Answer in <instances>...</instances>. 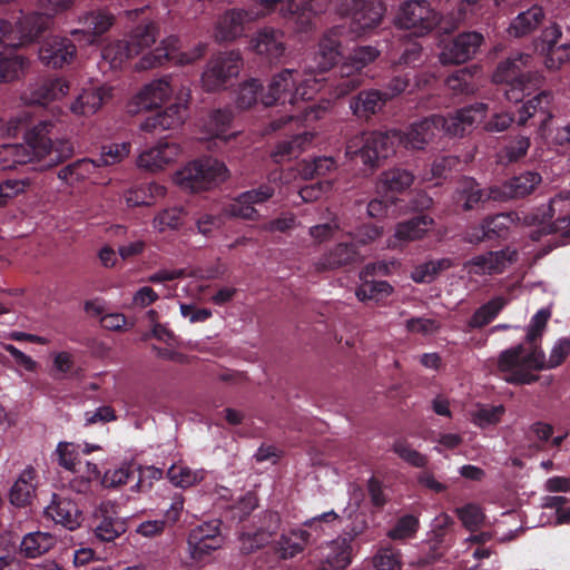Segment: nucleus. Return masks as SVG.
Instances as JSON below:
<instances>
[{
	"label": "nucleus",
	"mask_w": 570,
	"mask_h": 570,
	"mask_svg": "<svg viewBox=\"0 0 570 570\" xmlns=\"http://www.w3.org/2000/svg\"><path fill=\"white\" fill-rule=\"evenodd\" d=\"M114 16L105 10L91 11L83 18L85 31L88 33V41L95 42L114 23Z\"/></svg>",
	"instance_id": "obj_52"
},
{
	"label": "nucleus",
	"mask_w": 570,
	"mask_h": 570,
	"mask_svg": "<svg viewBox=\"0 0 570 570\" xmlns=\"http://www.w3.org/2000/svg\"><path fill=\"white\" fill-rule=\"evenodd\" d=\"M553 95L551 91L543 90L533 98L529 99L519 110L518 125L524 126L530 118L540 116L539 122L546 126L553 118L552 109Z\"/></svg>",
	"instance_id": "obj_33"
},
{
	"label": "nucleus",
	"mask_w": 570,
	"mask_h": 570,
	"mask_svg": "<svg viewBox=\"0 0 570 570\" xmlns=\"http://www.w3.org/2000/svg\"><path fill=\"white\" fill-rule=\"evenodd\" d=\"M250 46L257 55L265 56L271 62L278 61L286 50L283 32L273 28L258 31Z\"/></svg>",
	"instance_id": "obj_28"
},
{
	"label": "nucleus",
	"mask_w": 570,
	"mask_h": 570,
	"mask_svg": "<svg viewBox=\"0 0 570 570\" xmlns=\"http://www.w3.org/2000/svg\"><path fill=\"white\" fill-rule=\"evenodd\" d=\"M242 63V56L235 50L213 56L202 75L204 88L215 91L225 87L229 79L238 76Z\"/></svg>",
	"instance_id": "obj_12"
},
{
	"label": "nucleus",
	"mask_w": 570,
	"mask_h": 570,
	"mask_svg": "<svg viewBox=\"0 0 570 570\" xmlns=\"http://www.w3.org/2000/svg\"><path fill=\"white\" fill-rule=\"evenodd\" d=\"M309 538L311 533L307 530L293 529L288 533H283L273 549L279 559H291L303 552Z\"/></svg>",
	"instance_id": "obj_41"
},
{
	"label": "nucleus",
	"mask_w": 570,
	"mask_h": 570,
	"mask_svg": "<svg viewBox=\"0 0 570 570\" xmlns=\"http://www.w3.org/2000/svg\"><path fill=\"white\" fill-rule=\"evenodd\" d=\"M312 140L313 135L307 131L294 135L288 139H283L276 144L271 157L276 164L288 161L296 158Z\"/></svg>",
	"instance_id": "obj_42"
},
{
	"label": "nucleus",
	"mask_w": 570,
	"mask_h": 570,
	"mask_svg": "<svg viewBox=\"0 0 570 570\" xmlns=\"http://www.w3.org/2000/svg\"><path fill=\"white\" fill-rule=\"evenodd\" d=\"M479 72L478 66L464 67L452 72L445 83L453 95H471L478 89L475 76Z\"/></svg>",
	"instance_id": "obj_44"
},
{
	"label": "nucleus",
	"mask_w": 570,
	"mask_h": 570,
	"mask_svg": "<svg viewBox=\"0 0 570 570\" xmlns=\"http://www.w3.org/2000/svg\"><path fill=\"white\" fill-rule=\"evenodd\" d=\"M107 91L104 88L83 89L76 100L70 105V110L75 115H94L106 99Z\"/></svg>",
	"instance_id": "obj_46"
},
{
	"label": "nucleus",
	"mask_w": 570,
	"mask_h": 570,
	"mask_svg": "<svg viewBox=\"0 0 570 570\" xmlns=\"http://www.w3.org/2000/svg\"><path fill=\"white\" fill-rule=\"evenodd\" d=\"M320 89L317 79L301 80V73L295 69H284L276 73L269 81L267 91L262 95V104L265 107L274 105H291L298 114H291L271 121L273 131L282 129L287 122L294 120L309 122L321 119L326 112V107L311 102Z\"/></svg>",
	"instance_id": "obj_3"
},
{
	"label": "nucleus",
	"mask_w": 570,
	"mask_h": 570,
	"mask_svg": "<svg viewBox=\"0 0 570 570\" xmlns=\"http://www.w3.org/2000/svg\"><path fill=\"white\" fill-rule=\"evenodd\" d=\"M278 0H261L249 9H229L218 19L215 39L219 42L233 41L240 37L247 23L277 10Z\"/></svg>",
	"instance_id": "obj_7"
},
{
	"label": "nucleus",
	"mask_w": 570,
	"mask_h": 570,
	"mask_svg": "<svg viewBox=\"0 0 570 570\" xmlns=\"http://www.w3.org/2000/svg\"><path fill=\"white\" fill-rule=\"evenodd\" d=\"M226 174L227 168L224 163L205 157L188 164L179 173V181L184 187L198 193L223 183L227 177Z\"/></svg>",
	"instance_id": "obj_9"
},
{
	"label": "nucleus",
	"mask_w": 570,
	"mask_h": 570,
	"mask_svg": "<svg viewBox=\"0 0 570 570\" xmlns=\"http://www.w3.org/2000/svg\"><path fill=\"white\" fill-rule=\"evenodd\" d=\"M358 257L355 244L338 243L318 258L315 267L318 272L334 271L356 263Z\"/></svg>",
	"instance_id": "obj_30"
},
{
	"label": "nucleus",
	"mask_w": 570,
	"mask_h": 570,
	"mask_svg": "<svg viewBox=\"0 0 570 570\" xmlns=\"http://www.w3.org/2000/svg\"><path fill=\"white\" fill-rule=\"evenodd\" d=\"M432 223L433 219L426 215H417L407 220L400 222L395 227V240H391L389 246L395 247L396 240L401 243H407L421 239Z\"/></svg>",
	"instance_id": "obj_39"
},
{
	"label": "nucleus",
	"mask_w": 570,
	"mask_h": 570,
	"mask_svg": "<svg viewBox=\"0 0 570 570\" xmlns=\"http://www.w3.org/2000/svg\"><path fill=\"white\" fill-rule=\"evenodd\" d=\"M137 464L128 463L105 473L102 483L107 488H118L136 480Z\"/></svg>",
	"instance_id": "obj_62"
},
{
	"label": "nucleus",
	"mask_w": 570,
	"mask_h": 570,
	"mask_svg": "<svg viewBox=\"0 0 570 570\" xmlns=\"http://www.w3.org/2000/svg\"><path fill=\"white\" fill-rule=\"evenodd\" d=\"M233 118L234 114L232 109H215L210 111L204 120V130L209 135V137L220 139L226 142L232 137H235V132H229Z\"/></svg>",
	"instance_id": "obj_40"
},
{
	"label": "nucleus",
	"mask_w": 570,
	"mask_h": 570,
	"mask_svg": "<svg viewBox=\"0 0 570 570\" xmlns=\"http://www.w3.org/2000/svg\"><path fill=\"white\" fill-rule=\"evenodd\" d=\"M531 146L530 138L517 135L510 138L498 151V160L501 165L508 166L524 158Z\"/></svg>",
	"instance_id": "obj_49"
},
{
	"label": "nucleus",
	"mask_w": 570,
	"mask_h": 570,
	"mask_svg": "<svg viewBox=\"0 0 570 570\" xmlns=\"http://www.w3.org/2000/svg\"><path fill=\"white\" fill-rule=\"evenodd\" d=\"M368 273V266L366 271L361 274L363 283L356 288L355 295L358 301H375L376 303L387 298L393 292V287L386 281H367L364 279Z\"/></svg>",
	"instance_id": "obj_48"
},
{
	"label": "nucleus",
	"mask_w": 570,
	"mask_h": 570,
	"mask_svg": "<svg viewBox=\"0 0 570 570\" xmlns=\"http://www.w3.org/2000/svg\"><path fill=\"white\" fill-rule=\"evenodd\" d=\"M345 32L344 26L331 28L318 42V51L315 53V61L320 71H327L333 68L342 58L341 36Z\"/></svg>",
	"instance_id": "obj_24"
},
{
	"label": "nucleus",
	"mask_w": 570,
	"mask_h": 570,
	"mask_svg": "<svg viewBox=\"0 0 570 570\" xmlns=\"http://www.w3.org/2000/svg\"><path fill=\"white\" fill-rule=\"evenodd\" d=\"M224 538H214L205 541L200 539H187L190 556L196 562H206L212 553L222 548Z\"/></svg>",
	"instance_id": "obj_61"
},
{
	"label": "nucleus",
	"mask_w": 570,
	"mask_h": 570,
	"mask_svg": "<svg viewBox=\"0 0 570 570\" xmlns=\"http://www.w3.org/2000/svg\"><path fill=\"white\" fill-rule=\"evenodd\" d=\"M386 104L382 90L364 89L350 99V109L357 119L367 121L383 111Z\"/></svg>",
	"instance_id": "obj_26"
},
{
	"label": "nucleus",
	"mask_w": 570,
	"mask_h": 570,
	"mask_svg": "<svg viewBox=\"0 0 570 570\" xmlns=\"http://www.w3.org/2000/svg\"><path fill=\"white\" fill-rule=\"evenodd\" d=\"M434 115L411 125L406 132L397 129L374 130L351 138L345 155L355 163L364 165L366 170L381 166V160L395 153L399 145L406 148L423 149L439 134Z\"/></svg>",
	"instance_id": "obj_1"
},
{
	"label": "nucleus",
	"mask_w": 570,
	"mask_h": 570,
	"mask_svg": "<svg viewBox=\"0 0 570 570\" xmlns=\"http://www.w3.org/2000/svg\"><path fill=\"white\" fill-rule=\"evenodd\" d=\"M53 544L50 533L36 531L27 533L21 541L20 552L26 558H37L46 553Z\"/></svg>",
	"instance_id": "obj_50"
},
{
	"label": "nucleus",
	"mask_w": 570,
	"mask_h": 570,
	"mask_svg": "<svg viewBox=\"0 0 570 570\" xmlns=\"http://www.w3.org/2000/svg\"><path fill=\"white\" fill-rule=\"evenodd\" d=\"M542 177L537 171H524L508 179L501 189V196L512 199L524 198L541 184Z\"/></svg>",
	"instance_id": "obj_38"
},
{
	"label": "nucleus",
	"mask_w": 570,
	"mask_h": 570,
	"mask_svg": "<svg viewBox=\"0 0 570 570\" xmlns=\"http://www.w3.org/2000/svg\"><path fill=\"white\" fill-rule=\"evenodd\" d=\"M336 160L333 157L320 156L309 160H304L298 168V173L305 180L323 177L336 169Z\"/></svg>",
	"instance_id": "obj_54"
},
{
	"label": "nucleus",
	"mask_w": 570,
	"mask_h": 570,
	"mask_svg": "<svg viewBox=\"0 0 570 570\" xmlns=\"http://www.w3.org/2000/svg\"><path fill=\"white\" fill-rule=\"evenodd\" d=\"M414 181L412 171L396 167L383 171L377 181V191L394 203V195L406 191Z\"/></svg>",
	"instance_id": "obj_31"
},
{
	"label": "nucleus",
	"mask_w": 570,
	"mask_h": 570,
	"mask_svg": "<svg viewBox=\"0 0 570 570\" xmlns=\"http://www.w3.org/2000/svg\"><path fill=\"white\" fill-rule=\"evenodd\" d=\"M157 33L156 23L144 17L125 39L106 47L104 57L111 59L112 63H121L151 46L156 41Z\"/></svg>",
	"instance_id": "obj_8"
},
{
	"label": "nucleus",
	"mask_w": 570,
	"mask_h": 570,
	"mask_svg": "<svg viewBox=\"0 0 570 570\" xmlns=\"http://www.w3.org/2000/svg\"><path fill=\"white\" fill-rule=\"evenodd\" d=\"M517 259L518 252L507 247L501 250L488 252L485 254L474 256L466 263V267L470 273L475 275L500 274Z\"/></svg>",
	"instance_id": "obj_22"
},
{
	"label": "nucleus",
	"mask_w": 570,
	"mask_h": 570,
	"mask_svg": "<svg viewBox=\"0 0 570 570\" xmlns=\"http://www.w3.org/2000/svg\"><path fill=\"white\" fill-rule=\"evenodd\" d=\"M546 18L542 7L534 4L514 17L508 28L509 35L514 38H522L534 32Z\"/></svg>",
	"instance_id": "obj_37"
},
{
	"label": "nucleus",
	"mask_w": 570,
	"mask_h": 570,
	"mask_svg": "<svg viewBox=\"0 0 570 570\" xmlns=\"http://www.w3.org/2000/svg\"><path fill=\"white\" fill-rule=\"evenodd\" d=\"M189 101L190 90L183 88L173 104L148 116L140 124V129L146 132H159L179 127L187 118Z\"/></svg>",
	"instance_id": "obj_15"
},
{
	"label": "nucleus",
	"mask_w": 570,
	"mask_h": 570,
	"mask_svg": "<svg viewBox=\"0 0 570 570\" xmlns=\"http://www.w3.org/2000/svg\"><path fill=\"white\" fill-rule=\"evenodd\" d=\"M69 83L63 78H45L30 89V102L45 106L50 101L65 97L69 91Z\"/></svg>",
	"instance_id": "obj_35"
},
{
	"label": "nucleus",
	"mask_w": 570,
	"mask_h": 570,
	"mask_svg": "<svg viewBox=\"0 0 570 570\" xmlns=\"http://www.w3.org/2000/svg\"><path fill=\"white\" fill-rule=\"evenodd\" d=\"M184 510V498L177 495L173 499L170 507L165 511L163 519L146 520L141 522L136 532L146 538H155L165 532L167 528L174 527V524L180 519Z\"/></svg>",
	"instance_id": "obj_29"
},
{
	"label": "nucleus",
	"mask_w": 570,
	"mask_h": 570,
	"mask_svg": "<svg viewBox=\"0 0 570 570\" xmlns=\"http://www.w3.org/2000/svg\"><path fill=\"white\" fill-rule=\"evenodd\" d=\"M264 94L261 81L252 78L240 85L236 104L240 109H248L254 106L258 99L262 101V95Z\"/></svg>",
	"instance_id": "obj_59"
},
{
	"label": "nucleus",
	"mask_w": 570,
	"mask_h": 570,
	"mask_svg": "<svg viewBox=\"0 0 570 570\" xmlns=\"http://www.w3.org/2000/svg\"><path fill=\"white\" fill-rule=\"evenodd\" d=\"M75 43L66 38L52 36L47 38L39 48L40 61L51 68H62L76 57Z\"/></svg>",
	"instance_id": "obj_21"
},
{
	"label": "nucleus",
	"mask_w": 570,
	"mask_h": 570,
	"mask_svg": "<svg viewBox=\"0 0 570 570\" xmlns=\"http://www.w3.org/2000/svg\"><path fill=\"white\" fill-rule=\"evenodd\" d=\"M450 267H452V261L450 258L429 261L414 268L412 279L419 284L431 283L441 272Z\"/></svg>",
	"instance_id": "obj_57"
},
{
	"label": "nucleus",
	"mask_w": 570,
	"mask_h": 570,
	"mask_svg": "<svg viewBox=\"0 0 570 570\" xmlns=\"http://www.w3.org/2000/svg\"><path fill=\"white\" fill-rule=\"evenodd\" d=\"M420 528L419 519L413 514H404L396 521L395 525L389 530L387 537L392 540H405L413 538Z\"/></svg>",
	"instance_id": "obj_63"
},
{
	"label": "nucleus",
	"mask_w": 570,
	"mask_h": 570,
	"mask_svg": "<svg viewBox=\"0 0 570 570\" xmlns=\"http://www.w3.org/2000/svg\"><path fill=\"white\" fill-rule=\"evenodd\" d=\"M488 110L484 102H474L465 106L453 114L446 116L434 115L439 131L450 136H463L471 130L478 121H481Z\"/></svg>",
	"instance_id": "obj_19"
},
{
	"label": "nucleus",
	"mask_w": 570,
	"mask_h": 570,
	"mask_svg": "<svg viewBox=\"0 0 570 570\" xmlns=\"http://www.w3.org/2000/svg\"><path fill=\"white\" fill-rule=\"evenodd\" d=\"M551 317L549 308L539 309L530 320L524 342L502 351L497 366L505 382L514 385L532 384L539 380L534 371H542L541 337Z\"/></svg>",
	"instance_id": "obj_4"
},
{
	"label": "nucleus",
	"mask_w": 570,
	"mask_h": 570,
	"mask_svg": "<svg viewBox=\"0 0 570 570\" xmlns=\"http://www.w3.org/2000/svg\"><path fill=\"white\" fill-rule=\"evenodd\" d=\"M37 472L32 466L26 468L16 480L9 492V501L17 508L30 505L36 497Z\"/></svg>",
	"instance_id": "obj_36"
},
{
	"label": "nucleus",
	"mask_w": 570,
	"mask_h": 570,
	"mask_svg": "<svg viewBox=\"0 0 570 570\" xmlns=\"http://www.w3.org/2000/svg\"><path fill=\"white\" fill-rule=\"evenodd\" d=\"M455 511L464 528L471 532L475 531L484 520L481 508L474 503H468Z\"/></svg>",
	"instance_id": "obj_64"
},
{
	"label": "nucleus",
	"mask_w": 570,
	"mask_h": 570,
	"mask_svg": "<svg viewBox=\"0 0 570 570\" xmlns=\"http://www.w3.org/2000/svg\"><path fill=\"white\" fill-rule=\"evenodd\" d=\"M513 223L511 213H501L485 217L475 234L471 235L470 242H484L505 239L509 235L510 226Z\"/></svg>",
	"instance_id": "obj_32"
},
{
	"label": "nucleus",
	"mask_w": 570,
	"mask_h": 570,
	"mask_svg": "<svg viewBox=\"0 0 570 570\" xmlns=\"http://www.w3.org/2000/svg\"><path fill=\"white\" fill-rule=\"evenodd\" d=\"M352 561V548L346 539L332 541L324 553V570H344Z\"/></svg>",
	"instance_id": "obj_45"
},
{
	"label": "nucleus",
	"mask_w": 570,
	"mask_h": 570,
	"mask_svg": "<svg viewBox=\"0 0 570 570\" xmlns=\"http://www.w3.org/2000/svg\"><path fill=\"white\" fill-rule=\"evenodd\" d=\"M484 42V37L478 31H463L444 42L440 62L442 65H461L471 60Z\"/></svg>",
	"instance_id": "obj_17"
},
{
	"label": "nucleus",
	"mask_w": 570,
	"mask_h": 570,
	"mask_svg": "<svg viewBox=\"0 0 570 570\" xmlns=\"http://www.w3.org/2000/svg\"><path fill=\"white\" fill-rule=\"evenodd\" d=\"M507 305L503 296H495L474 311L466 325L470 330L489 325Z\"/></svg>",
	"instance_id": "obj_47"
},
{
	"label": "nucleus",
	"mask_w": 570,
	"mask_h": 570,
	"mask_svg": "<svg viewBox=\"0 0 570 570\" xmlns=\"http://www.w3.org/2000/svg\"><path fill=\"white\" fill-rule=\"evenodd\" d=\"M338 10L351 16L350 30L360 37L381 24L386 9L379 0H342Z\"/></svg>",
	"instance_id": "obj_10"
},
{
	"label": "nucleus",
	"mask_w": 570,
	"mask_h": 570,
	"mask_svg": "<svg viewBox=\"0 0 570 570\" xmlns=\"http://www.w3.org/2000/svg\"><path fill=\"white\" fill-rule=\"evenodd\" d=\"M500 198V190L494 187L483 188L473 177L463 176L456 184L452 195L454 205L464 210L482 208L489 200Z\"/></svg>",
	"instance_id": "obj_16"
},
{
	"label": "nucleus",
	"mask_w": 570,
	"mask_h": 570,
	"mask_svg": "<svg viewBox=\"0 0 570 570\" xmlns=\"http://www.w3.org/2000/svg\"><path fill=\"white\" fill-rule=\"evenodd\" d=\"M46 513L56 523H60L69 530L77 529L82 521V512L77 503L69 498L56 493L52 495V501L47 507Z\"/></svg>",
	"instance_id": "obj_27"
},
{
	"label": "nucleus",
	"mask_w": 570,
	"mask_h": 570,
	"mask_svg": "<svg viewBox=\"0 0 570 570\" xmlns=\"http://www.w3.org/2000/svg\"><path fill=\"white\" fill-rule=\"evenodd\" d=\"M205 470H191L185 465H171L167 471V476L170 482L179 488H189L205 479Z\"/></svg>",
	"instance_id": "obj_56"
},
{
	"label": "nucleus",
	"mask_w": 570,
	"mask_h": 570,
	"mask_svg": "<svg viewBox=\"0 0 570 570\" xmlns=\"http://www.w3.org/2000/svg\"><path fill=\"white\" fill-rule=\"evenodd\" d=\"M28 61L17 53L13 23L0 19V82L18 79Z\"/></svg>",
	"instance_id": "obj_14"
},
{
	"label": "nucleus",
	"mask_w": 570,
	"mask_h": 570,
	"mask_svg": "<svg viewBox=\"0 0 570 570\" xmlns=\"http://www.w3.org/2000/svg\"><path fill=\"white\" fill-rule=\"evenodd\" d=\"M92 531L100 542H114L127 531V524L124 519L101 504L94 515Z\"/></svg>",
	"instance_id": "obj_25"
},
{
	"label": "nucleus",
	"mask_w": 570,
	"mask_h": 570,
	"mask_svg": "<svg viewBox=\"0 0 570 570\" xmlns=\"http://www.w3.org/2000/svg\"><path fill=\"white\" fill-rule=\"evenodd\" d=\"M166 188L156 183L141 184L134 188L128 197L127 203L130 206H150L158 197H164Z\"/></svg>",
	"instance_id": "obj_55"
},
{
	"label": "nucleus",
	"mask_w": 570,
	"mask_h": 570,
	"mask_svg": "<svg viewBox=\"0 0 570 570\" xmlns=\"http://www.w3.org/2000/svg\"><path fill=\"white\" fill-rule=\"evenodd\" d=\"M55 128L51 119L40 120L28 131L27 144L0 145V171L16 170L35 161L41 163L40 168H50L71 158L73 144L56 137Z\"/></svg>",
	"instance_id": "obj_2"
},
{
	"label": "nucleus",
	"mask_w": 570,
	"mask_h": 570,
	"mask_svg": "<svg viewBox=\"0 0 570 570\" xmlns=\"http://www.w3.org/2000/svg\"><path fill=\"white\" fill-rule=\"evenodd\" d=\"M559 202L558 199H551L549 204L540 206L534 214V220L541 225V232L546 235L557 233L570 225L569 216L559 217L557 222L550 223L554 216V207Z\"/></svg>",
	"instance_id": "obj_51"
},
{
	"label": "nucleus",
	"mask_w": 570,
	"mask_h": 570,
	"mask_svg": "<svg viewBox=\"0 0 570 570\" xmlns=\"http://www.w3.org/2000/svg\"><path fill=\"white\" fill-rule=\"evenodd\" d=\"M505 407L500 405H480L471 414L472 423L481 429L497 425L501 422Z\"/></svg>",
	"instance_id": "obj_58"
},
{
	"label": "nucleus",
	"mask_w": 570,
	"mask_h": 570,
	"mask_svg": "<svg viewBox=\"0 0 570 570\" xmlns=\"http://www.w3.org/2000/svg\"><path fill=\"white\" fill-rule=\"evenodd\" d=\"M392 450L400 459L414 468L424 469L429 463L428 455L412 449L404 439H397L393 443Z\"/></svg>",
	"instance_id": "obj_60"
},
{
	"label": "nucleus",
	"mask_w": 570,
	"mask_h": 570,
	"mask_svg": "<svg viewBox=\"0 0 570 570\" xmlns=\"http://www.w3.org/2000/svg\"><path fill=\"white\" fill-rule=\"evenodd\" d=\"M179 153L180 147L177 144L160 141L139 155L138 166L149 170L163 169L166 165L175 161Z\"/></svg>",
	"instance_id": "obj_34"
},
{
	"label": "nucleus",
	"mask_w": 570,
	"mask_h": 570,
	"mask_svg": "<svg viewBox=\"0 0 570 570\" xmlns=\"http://www.w3.org/2000/svg\"><path fill=\"white\" fill-rule=\"evenodd\" d=\"M340 77L333 83L334 92L337 97L348 95L363 83V73L357 71L348 63L340 67Z\"/></svg>",
	"instance_id": "obj_53"
},
{
	"label": "nucleus",
	"mask_w": 570,
	"mask_h": 570,
	"mask_svg": "<svg viewBox=\"0 0 570 570\" xmlns=\"http://www.w3.org/2000/svg\"><path fill=\"white\" fill-rule=\"evenodd\" d=\"M533 57L524 52H515L499 62L492 80L505 86L504 96L509 101L519 102L524 97V89L530 82V65Z\"/></svg>",
	"instance_id": "obj_6"
},
{
	"label": "nucleus",
	"mask_w": 570,
	"mask_h": 570,
	"mask_svg": "<svg viewBox=\"0 0 570 570\" xmlns=\"http://www.w3.org/2000/svg\"><path fill=\"white\" fill-rule=\"evenodd\" d=\"M275 195V185L272 183L261 184L256 188H252L239 194L233 203L226 207V213L236 218L247 220H258L261 214L255 205H262L268 202Z\"/></svg>",
	"instance_id": "obj_20"
},
{
	"label": "nucleus",
	"mask_w": 570,
	"mask_h": 570,
	"mask_svg": "<svg viewBox=\"0 0 570 570\" xmlns=\"http://www.w3.org/2000/svg\"><path fill=\"white\" fill-rule=\"evenodd\" d=\"M205 46L199 45L194 52H183L179 47V39L169 36L161 41V45L151 52L145 55L139 61L140 69H150L166 63L188 65L203 57Z\"/></svg>",
	"instance_id": "obj_13"
},
{
	"label": "nucleus",
	"mask_w": 570,
	"mask_h": 570,
	"mask_svg": "<svg viewBox=\"0 0 570 570\" xmlns=\"http://www.w3.org/2000/svg\"><path fill=\"white\" fill-rule=\"evenodd\" d=\"M99 168L96 159L81 158L61 167L57 176L59 180L68 186L87 180Z\"/></svg>",
	"instance_id": "obj_43"
},
{
	"label": "nucleus",
	"mask_w": 570,
	"mask_h": 570,
	"mask_svg": "<svg viewBox=\"0 0 570 570\" xmlns=\"http://www.w3.org/2000/svg\"><path fill=\"white\" fill-rule=\"evenodd\" d=\"M171 78H161L146 85L131 100L130 111L156 109L165 102L174 91Z\"/></svg>",
	"instance_id": "obj_23"
},
{
	"label": "nucleus",
	"mask_w": 570,
	"mask_h": 570,
	"mask_svg": "<svg viewBox=\"0 0 570 570\" xmlns=\"http://www.w3.org/2000/svg\"><path fill=\"white\" fill-rule=\"evenodd\" d=\"M277 10L291 21L296 31L306 32L313 27L314 18L325 12L331 0H278Z\"/></svg>",
	"instance_id": "obj_18"
},
{
	"label": "nucleus",
	"mask_w": 570,
	"mask_h": 570,
	"mask_svg": "<svg viewBox=\"0 0 570 570\" xmlns=\"http://www.w3.org/2000/svg\"><path fill=\"white\" fill-rule=\"evenodd\" d=\"M75 0H38L39 11L20 16L13 23L17 48L39 38L50 26L51 19L68 10Z\"/></svg>",
	"instance_id": "obj_5"
},
{
	"label": "nucleus",
	"mask_w": 570,
	"mask_h": 570,
	"mask_svg": "<svg viewBox=\"0 0 570 570\" xmlns=\"http://www.w3.org/2000/svg\"><path fill=\"white\" fill-rule=\"evenodd\" d=\"M438 23V14L428 0L405 1L396 16V24L416 37L430 33Z\"/></svg>",
	"instance_id": "obj_11"
}]
</instances>
